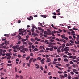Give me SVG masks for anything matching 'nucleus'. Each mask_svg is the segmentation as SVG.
<instances>
[{
	"label": "nucleus",
	"mask_w": 79,
	"mask_h": 79,
	"mask_svg": "<svg viewBox=\"0 0 79 79\" xmlns=\"http://www.w3.org/2000/svg\"><path fill=\"white\" fill-rule=\"evenodd\" d=\"M35 66H36V67H35V68H37V69H38L39 68V65L37 64H36L35 65Z\"/></svg>",
	"instance_id": "obj_1"
},
{
	"label": "nucleus",
	"mask_w": 79,
	"mask_h": 79,
	"mask_svg": "<svg viewBox=\"0 0 79 79\" xmlns=\"http://www.w3.org/2000/svg\"><path fill=\"white\" fill-rule=\"evenodd\" d=\"M7 43V41H5V43H3L0 44V46H3V45H4L5 44H6Z\"/></svg>",
	"instance_id": "obj_2"
},
{
	"label": "nucleus",
	"mask_w": 79,
	"mask_h": 79,
	"mask_svg": "<svg viewBox=\"0 0 79 79\" xmlns=\"http://www.w3.org/2000/svg\"><path fill=\"white\" fill-rule=\"evenodd\" d=\"M47 31H48V33L50 35H52V33H51V31H50V29H48Z\"/></svg>",
	"instance_id": "obj_3"
},
{
	"label": "nucleus",
	"mask_w": 79,
	"mask_h": 79,
	"mask_svg": "<svg viewBox=\"0 0 79 79\" xmlns=\"http://www.w3.org/2000/svg\"><path fill=\"white\" fill-rule=\"evenodd\" d=\"M33 60V58H31L29 60V63H32V61Z\"/></svg>",
	"instance_id": "obj_4"
},
{
	"label": "nucleus",
	"mask_w": 79,
	"mask_h": 79,
	"mask_svg": "<svg viewBox=\"0 0 79 79\" xmlns=\"http://www.w3.org/2000/svg\"><path fill=\"white\" fill-rule=\"evenodd\" d=\"M66 35L65 34H63V35H61V37L62 38V39H64L65 37V36Z\"/></svg>",
	"instance_id": "obj_5"
},
{
	"label": "nucleus",
	"mask_w": 79,
	"mask_h": 79,
	"mask_svg": "<svg viewBox=\"0 0 79 79\" xmlns=\"http://www.w3.org/2000/svg\"><path fill=\"white\" fill-rule=\"evenodd\" d=\"M37 35V34H35V33H33L32 34V35H34V37H36Z\"/></svg>",
	"instance_id": "obj_6"
},
{
	"label": "nucleus",
	"mask_w": 79,
	"mask_h": 79,
	"mask_svg": "<svg viewBox=\"0 0 79 79\" xmlns=\"http://www.w3.org/2000/svg\"><path fill=\"white\" fill-rule=\"evenodd\" d=\"M41 17H43V18H46L47 17V15H41Z\"/></svg>",
	"instance_id": "obj_7"
},
{
	"label": "nucleus",
	"mask_w": 79,
	"mask_h": 79,
	"mask_svg": "<svg viewBox=\"0 0 79 79\" xmlns=\"http://www.w3.org/2000/svg\"><path fill=\"white\" fill-rule=\"evenodd\" d=\"M64 61L65 62H68V59L67 58H65L64 59Z\"/></svg>",
	"instance_id": "obj_8"
},
{
	"label": "nucleus",
	"mask_w": 79,
	"mask_h": 79,
	"mask_svg": "<svg viewBox=\"0 0 79 79\" xmlns=\"http://www.w3.org/2000/svg\"><path fill=\"white\" fill-rule=\"evenodd\" d=\"M37 61V59L36 58L33 59V62H35V61Z\"/></svg>",
	"instance_id": "obj_9"
},
{
	"label": "nucleus",
	"mask_w": 79,
	"mask_h": 79,
	"mask_svg": "<svg viewBox=\"0 0 79 79\" xmlns=\"http://www.w3.org/2000/svg\"><path fill=\"white\" fill-rule=\"evenodd\" d=\"M60 11V9H58L56 10V13H60V11Z\"/></svg>",
	"instance_id": "obj_10"
},
{
	"label": "nucleus",
	"mask_w": 79,
	"mask_h": 79,
	"mask_svg": "<svg viewBox=\"0 0 79 79\" xmlns=\"http://www.w3.org/2000/svg\"><path fill=\"white\" fill-rule=\"evenodd\" d=\"M30 56H27L26 58V60L27 61H28L29 60V59H30Z\"/></svg>",
	"instance_id": "obj_11"
},
{
	"label": "nucleus",
	"mask_w": 79,
	"mask_h": 79,
	"mask_svg": "<svg viewBox=\"0 0 79 79\" xmlns=\"http://www.w3.org/2000/svg\"><path fill=\"white\" fill-rule=\"evenodd\" d=\"M57 51L58 53H60L61 52V50H60V48H59L57 49Z\"/></svg>",
	"instance_id": "obj_12"
},
{
	"label": "nucleus",
	"mask_w": 79,
	"mask_h": 79,
	"mask_svg": "<svg viewBox=\"0 0 79 79\" xmlns=\"http://www.w3.org/2000/svg\"><path fill=\"white\" fill-rule=\"evenodd\" d=\"M2 52H3L2 49H0V56L2 55Z\"/></svg>",
	"instance_id": "obj_13"
},
{
	"label": "nucleus",
	"mask_w": 79,
	"mask_h": 79,
	"mask_svg": "<svg viewBox=\"0 0 79 79\" xmlns=\"http://www.w3.org/2000/svg\"><path fill=\"white\" fill-rule=\"evenodd\" d=\"M43 48H44V46H41L39 47V48L40 49H42Z\"/></svg>",
	"instance_id": "obj_14"
},
{
	"label": "nucleus",
	"mask_w": 79,
	"mask_h": 79,
	"mask_svg": "<svg viewBox=\"0 0 79 79\" xmlns=\"http://www.w3.org/2000/svg\"><path fill=\"white\" fill-rule=\"evenodd\" d=\"M64 51L67 52V51H68L69 50V49L66 48H64Z\"/></svg>",
	"instance_id": "obj_15"
},
{
	"label": "nucleus",
	"mask_w": 79,
	"mask_h": 79,
	"mask_svg": "<svg viewBox=\"0 0 79 79\" xmlns=\"http://www.w3.org/2000/svg\"><path fill=\"white\" fill-rule=\"evenodd\" d=\"M52 48H53L55 50H57V47H56V46H54L52 47Z\"/></svg>",
	"instance_id": "obj_16"
},
{
	"label": "nucleus",
	"mask_w": 79,
	"mask_h": 79,
	"mask_svg": "<svg viewBox=\"0 0 79 79\" xmlns=\"http://www.w3.org/2000/svg\"><path fill=\"white\" fill-rule=\"evenodd\" d=\"M11 52L10 53H7L6 54V56H10V55H11Z\"/></svg>",
	"instance_id": "obj_17"
},
{
	"label": "nucleus",
	"mask_w": 79,
	"mask_h": 79,
	"mask_svg": "<svg viewBox=\"0 0 79 79\" xmlns=\"http://www.w3.org/2000/svg\"><path fill=\"white\" fill-rule=\"evenodd\" d=\"M19 32H23V29H19Z\"/></svg>",
	"instance_id": "obj_18"
},
{
	"label": "nucleus",
	"mask_w": 79,
	"mask_h": 79,
	"mask_svg": "<svg viewBox=\"0 0 79 79\" xmlns=\"http://www.w3.org/2000/svg\"><path fill=\"white\" fill-rule=\"evenodd\" d=\"M65 66L66 67H69V66H70V64H67L65 65Z\"/></svg>",
	"instance_id": "obj_19"
},
{
	"label": "nucleus",
	"mask_w": 79,
	"mask_h": 79,
	"mask_svg": "<svg viewBox=\"0 0 79 79\" xmlns=\"http://www.w3.org/2000/svg\"><path fill=\"white\" fill-rule=\"evenodd\" d=\"M23 50H24L25 51H26V52H27V51H28V49L24 48L23 49Z\"/></svg>",
	"instance_id": "obj_20"
},
{
	"label": "nucleus",
	"mask_w": 79,
	"mask_h": 79,
	"mask_svg": "<svg viewBox=\"0 0 79 79\" xmlns=\"http://www.w3.org/2000/svg\"><path fill=\"white\" fill-rule=\"evenodd\" d=\"M68 79H71V76H70V75H69L68 76Z\"/></svg>",
	"instance_id": "obj_21"
},
{
	"label": "nucleus",
	"mask_w": 79,
	"mask_h": 79,
	"mask_svg": "<svg viewBox=\"0 0 79 79\" xmlns=\"http://www.w3.org/2000/svg\"><path fill=\"white\" fill-rule=\"evenodd\" d=\"M45 60V59L44 58H43V59H42L41 60H40V62H42L44 61Z\"/></svg>",
	"instance_id": "obj_22"
},
{
	"label": "nucleus",
	"mask_w": 79,
	"mask_h": 79,
	"mask_svg": "<svg viewBox=\"0 0 79 79\" xmlns=\"http://www.w3.org/2000/svg\"><path fill=\"white\" fill-rule=\"evenodd\" d=\"M11 56H9L7 58V60H10V59H11Z\"/></svg>",
	"instance_id": "obj_23"
},
{
	"label": "nucleus",
	"mask_w": 79,
	"mask_h": 79,
	"mask_svg": "<svg viewBox=\"0 0 79 79\" xmlns=\"http://www.w3.org/2000/svg\"><path fill=\"white\" fill-rule=\"evenodd\" d=\"M37 59L38 60H41L42 58H41V57H38V58H37Z\"/></svg>",
	"instance_id": "obj_24"
},
{
	"label": "nucleus",
	"mask_w": 79,
	"mask_h": 79,
	"mask_svg": "<svg viewBox=\"0 0 79 79\" xmlns=\"http://www.w3.org/2000/svg\"><path fill=\"white\" fill-rule=\"evenodd\" d=\"M69 64H74V62L72 61H70L69 62Z\"/></svg>",
	"instance_id": "obj_25"
},
{
	"label": "nucleus",
	"mask_w": 79,
	"mask_h": 79,
	"mask_svg": "<svg viewBox=\"0 0 79 79\" xmlns=\"http://www.w3.org/2000/svg\"><path fill=\"white\" fill-rule=\"evenodd\" d=\"M21 43V41H19L18 42L16 43V44H17V45H18V44H20Z\"/></svg>",
	"instance_id": "obj_26"
},
{
	"label": "nucleus",
	"mask_w": 79,
	"mask_h": 79,
	"mask_svg": "<svg viewBox=\"0 0 79 79\" xmlns=\"http://www.w3.org/2000/svg\"><path fill=\"white\" fill-rule=\"evenodd\" d=\"M33 44L32 43H31V42H29L28 43V44L30 46L32 45Z\"/></svg>",
	"instance_id": "obj_27"
},
{
	"label": "nucleus",
	"mask_w": 79,
	"mask_h": 79,
	"mask_svg": "<svg viewBox=\"0 0 79 79\" xmlns=\"http://www.w3.org/2000/svg\"><path fill=\"white\" fill-rule=\"evenodd\" d=\"M33 52H35V51H38V49L37 48H35L34 50H33Z\"/></svg>",
	"instance_id": "obj_28"
},
{
	"label": "nucleus",
	"mask_w": 79,
	"mask_h": 79,
	"mask_svg": "<svg viewBox=\"0 0 79 79\" xmlns=\"http://www.w3.org/2000/svg\"><path fill=\"white\" fill-rule=\"evenodd\" d=\"M75 43L76 44H77V45H78V44H79V41L78 42L75 41Z\"/></svg>",
	"instance_id": "obj_29"
},
{
	"label": "nucleus",
	"mask_w": 79,
	"mask_h": 79,
	"mask_svg": "<svg viewBox=\"0 0 79 79\" xmlns=\"http://www.w3.org/2000/svg\"><path fill=\"white\" fill-rule=\"evenodd\" d=\"M31 41H32V42H35V40H34V39L31 38Z\"/></svg>",
	"instance_id": "obj_30"
},
{
	"label": "nucleus",
	"mask_w": 79,
	"mask_h": 79,
	"mask_svg": "<svg viewBox=\"0 0 79 79\" xmlns=\"http://www.w3.org/2000/svg\"><path fill=\"white\" fill-rule=\"evenodd\" d=\"M31 31L33 32H34V28H32L31 30Z\"/></svg>",
	"instance_id": "obj_31"
},
{
	"label": "nucleus",
	"mask_w": 79,
	"mask_h": 79,
	"mask_svg": "<svg viewBox=\"0 0 79 79\" xmlns=\"http://www.w3.org/2000/svg\"><path fill=\"white\" fill-rule=\"evenodd\" d=\"M12 64H8L7 65V66H12Z\"/></svg>",
	"instance_id": "obj_32"
},
{
	"label": "nucleus",
	"mask_w": 79,
	"mask_h": 79,
	"mask_svg": "<svg viewBox=\"0 0 79 79\" xmlns=\"http://www.w3.org/2000/svg\"><path fill=\"white\" fill-rule=\"evenodd\" d=\"M49 50H50V51H52L53 50V49L52 48H50Z\"/></svg>",
	"instance_id": "obj_33"
},
{
	"label": "nucleus",
	"mask_w": 79,
	"mask_h": 79,
	"mask_svg": "<svg viewBox=\"0 0 79 79\" xmlns=\"http://www.w3.org/2000/svg\"><path fill=\"white\" fill-rule=\"evenodd\" d=\"M38 29H39V30L40 31H41V30L42 29V27H38Z\"/></svg>",
	"instance_id": "obj_34"
},
{
	"label": "nucleus",
	"mask_w": 79,
	"mask_h": 79,
	"mask_svg": "<svg viewBox=\"0 0 79 79\" xmlns=\"http://www.w3.org/2000/svg\"><path fill=\"white\" fill-rule=\"evenodd\" d=\"M32 27L33 28H35V29H37V27H36L35 26H32Z\"/></svg>",
	"instance_id": "obj_35"
},
{
	"label": "nucleus",
	"mask_w": 79,
	"mask_h": 79,
	"mask_svg": "<svg viewBox=\"0 0 79 79\" xmlns=\"http://www.w3.org/2000/svg\"><path fill=\"white\" fill-rule=\"evenodd\" d=\"M58 73H59V74H62V73H63V72H61L60 71H58Z\"/></svg>",
	"instance_id": "obj_36"
},
{
	"label": "nucleus",
	"mask_w": 79,
	"mask_h": 79,
	"mask_svg": "<svg viewBox=\"0 0 79 79\" xmlns=\"http://www.w3.org/2000/svg\"><path fill=\"white\" fill-rule=\"evenodd\" d=\"M44 34H46V35H47L48 34V32H47L46 31H45L44 32Z\"/></svg>",
	"instance_id": "obj_37"
},
{
	"label": "nucleus",
	"mask_w": 79,
	"mask_h": 79,
	"mask_svg": "<svg viewBox=\"0 0 79 79\" xmlns=\"http://www.w3.org/2000/svg\"><path fill=\"white\" fill-rule=\"evenodd\" d=\"M64 58H68V56L66 55H64L63 56Z\"/></svg>",
	"instance_id": "obj_38"
},
{
	"label": "nucleus",
	"mask_w": 79,
	"mask_h": 79,
	"mask_svg": "<svg viewBox=\"0 0 79 79\" xmlns=\"http://www.w3.org/2000/svg\"><path fill=\"white\" fill-rule=\"evenodd\" d=\"M70 42H71V43H72L73 44H74V42L71 40H70Z\"/></svg>",
	"instance_id": "obj_39"
},
{
	"label": "nucleus",
	"mask_w": 79,
	"mask_h": 79,
	"mask_svg": "<svg viewBox=\"0 0 79 79\" xmlns=\"http://www.w3.org/2000/svg\"><path fill=\"white\" fill-rule=\"evenodd\" d=\"M17 50H18V51L19 50H20L21 49V48H20V47L18 48H17Z\"/></svg>",
	"instance_id": "obj_40"
},
{
	"label": "nucleus",
	"mask_w": 79,
	"mask_h": 79,
	"mask_svg": "<svg viewBox=\"0 0 79 79\" xmlns=\"http://www.w3.org/2000/svg\"><path fill=\"white\" fill-rule=\"evenodd\" d=\"M30 18L31 19H31L32 20V19H33V17H32V16H30Z\"/></svg>",
	"instance_id": "obj_41"
},
{
	"label": "nucleus",
	"mask_w": 79,
	"mask_h": 79,
	"mask_svg": "<svg viewBox=\"0 0 79 79\" xmlns=\"http://www.w3.org/2000/svg\"><path fill=\"white\" fill-rule=\"evenodd\" d=\"M76 40L77 41H79V38L77 37Z\"/></svg>",
	"instance_id": "obj_42"
},
{
	"label": "nucleus",
	"mask_w": 79,
	"mask_h": 79,
	"mask_svg": "<svg viewBox=\"0 0 79 79\" xmlns=\"http://www.w3.org/2000/svg\"><path fill=\"white\" fill-rule=\"evenodd\" d=\"M6 40V38H2V41H5V40Z\"/></svg>",
	"instance_id": "obj_43"
},
{
	"label": "nucleus",
	"mask_w": 79,
	"mask_h": 79,
	"mask_svg": "<svg viewBox=\"0 0 79 79\" xmlns=\"http://www.w3.org/2000/svg\"><path fill=\"white\" fill-rule=\"evenodd\" d=\"M64 40V39H61V40H60L59 42H62V41H63Z\"/></svg>",
	"instance_id": "obj_44"
},
{
	"label": "nucleus",
	"mask_w": 79,
	"mask_h": 79,
	"mask_svg": "<svg viewBox=\"0 0 79 79\" xmlns=\"http://www.w3.org/2000/svg\"><path fill=\"white\" fill-rule=\"evenodd\" d=\"M21 48H24V45H23V46H21Z\"/></svg>",
	"instance_id": "obj_45"
},
{
	"label": "nucleus",
	"mask_w": 79,
	"mask_h": 79,
	"mask_svg": "<svg viewBox=\"0 0 79 79\" xmlns=\"http://www.w3.org/2000/svg\"><path fill=\"white\" fill-rule=\"evenodd\" d=\"M26 40H28V38H29V36H26Z\"/></svg>",
	"instance_id": "obj_46"
},
{
	"label": "nucleus",
	"mask_w": 79,
	"mask_h": 79,
	"mask_svg": "<svg viewBox=\"0 0 79 79\" xmlns=\"http://www.w3.org/2000/svg\"><path fill=\"white\" fill-rule=\"evenodd\" d=\"M16 79H18V78H19V76L17 75H16Z\"/></svg>",
	"instance_id": "obj_47"
},
{
	"label": "nucleus",
	"mask_w": 79,
	"mask_h": 79,
	"mask_svg": "<svg viewBox=\"0 0 79 79\" xmlns=\"http://www.w3.org/2000/svg\"><path fill=\"white\" fill-rule=\"evenodd\" d=\"M15 48H18V47H19V46L18 45H17L16 46H15Z\"/></svg>",
	"instance_id": "obj_48"
},
{
	"label": "nucleus",
	"mask_w": 79,
	"mask_h": 79,
	"mask_svg": "<svg viewBox=\"0 0 79 79\" xmlns=\"http://www.w3.org/2000/svg\"><path fill=\"white\" fill-rule=\"evenodd\" d=\"M20 52H23V53H25V51H24L23 50H21Z\"/></svg>",
	"instance_id": "obj_49"
},
{
	"label": "nucleus",
	"mask_w": 79,
	"mask_h": 79,
	"mask_svg": "<svg viewBox=\"0 0 79 79\" xmlns=\"http://www.w3.org/2000/svg\"><path fill=\"white\" fill-rule=\"evenodd\" d=\"M5 44L6 46H7L8 44H9V42L8 41Z\"/></svg>",
	"instance_id": "obj_50"
},
{
	"label": "nucleus",
	"mask_w": 79,
	"mask_h": 79,
	"mask_svg": "<svg viewBox=\"0 0 79 79\" xmlns=\"http://www.w3.org/2000/svg\"><path fill=\"white\" fill-rule=\"evenodd\" d=\"M17 56L19 58H21V55L19 54Z\"/></svg>",
	"instance_id": "obj_51"
},
{
	"label": "nucleus",
	"mask_w": 79,
	"mask_h": 79,
	"mask_svg": "<svg viewBox=\"0 0 79 79\" xmlns=\"http://www.w3.org/2000/svg\"><path fill=\"white\" fill-rule=\"evenodd\" d=\"M2 48H6V46H3L2 47Z\"/></svg>",
	"instance_id": "obj_52"
},
{
	"label": "nucleus",
	"mask_w": 79,
	"mask_h": 79,
	"mask_svg": "<svg viewBox=\"0 0 79 79\" xmlns=\"http://www.w3.org/2000/svg\"><path fill=\"white\" fill-rule=\"evenodd\" d=\"M64 39L65 40H68V38L67 37H65L64 38Z\"/></svg>",
	"instance_id": "obj_53"
},
{
	"label": "nucleus",
	"mask_w": 79,
	"mask_h": 79,
	"mask_svg": "<svg viewBox=\"0 0 79 79\" xmlns=\"http://www.w3.org/2000/svg\"><path fill=\"white\" fill-rule=\"evenodd\" d=\"M19 77L21 79H22L23 78V77L21 75H20Z\"/></svg>",
	"instance_id": "obj_54"
},
{
	"label": "nucleus",
	"mask_w": 79,
	"mask_h": 79,
	"mask_svg": "<svg viewBox=\"0 0 79 79\" xmlns=\"http://www.w3.org/2000/svg\"><path fill=\"white\" fill-rule=\"evenodd\" d=\"M76 69H73V72H74V73H75L76 72Z\"/></svg>",
	"instance_id": "obj_55"
},
{
	"label": "nucleus",
	"mask_w": 79,
	"mask_h": 79,
	"mask_svg": "<svg viewBox=\"0 0 79 79\" xmlns=\"http://www.w3.org/2000/svg\"><path fill=\"white\" fill-rule=\"evenodd\" d=\"M59 69L60 70V71H63V69H61V68L60 67L59 68Z\"/></svg>",
	"instance_id": "obj_56"
},
{
	"label": "nucleus",
	"mask_w": 79,
	"mask_h": 79,
	"mask_svg": "<svg viewBox=\"0 0 79 79\" xmlns=\"http://www.w3.org/2000/svg\"><path fill=\"white\" fill-rule=\"evenodd\" d=\"M26 39H24L22 40V42H24V41H26Z\"/></svg>",
	"instance_id": "obj_57"
},
{
	"label": "nucleus",
	"mask_w": 79,
	"mask_h": 79,
	"mask_svg": "<svg viewBox=\"0 0 79 79\" xmlns=\"http://www.w3.org/2000/svg\"><path fill=\"white\" fill-rule=\"evenodd\" d=\"M61 58H59L58 59V61L60 62L61 61Z\"/></svg>",
	"instance_id": "obj_58"
},
{
	"label": "nucleus",
	"mask_w": 79,
	"mask_h": 79,
	"mask_svg": "<svg viewBox=\"0 0 79 79\" xmlns=\"http://www.w3.org/2000/svg\"><path fill=\"white\" fill-rule=\"evenodd\" d=\"M13 51L15 53H16L17 52V51L16 49L13 50Z\"/></svg>",
	"instance_id": "obj_59"
},
{
	"label": "nucleus",
	"mask_w": 79,
	"mask_h": 79,
	"mask_svg": "<svg viewBox=\"0 0 79 79\" xmlns=\"http://www.w3.org/2000/svg\"><path fill=\"white\" fill-rule=\"evenodd\" d=\"M62 46L63 48H64V47H65V44H62Z\"/></svg>",
	"instance_id": "obj_60"
},
{
	"label": "nucleus",
	"mask_w": 79,
	"mask_h": 79,
	"mask_svg": "<svg viewBox=\"0 0 79 79\" xmlns=\"http://www.w3.org/2000/svg\"><path fill=\"white\" fill-rule=\"evenodd\" d=\"M70 73L71 74H72V75H74V73L73 72H70Z\"/></svg>",
	"instance_id": "obj_61"
},
{
	"label": "nucleus",
	"mask_w": 79,
	"mask_h": 79,
	"mask_svg": "<svg viewBox=\"0 0 79 79\" xmlns=\"http://www.w3.org/2000/svg\"><path fill=\"white\" fill-rule=\"evenodd\" d=\"M40 69L41 70H43V67H42V66H40Z\"/></svg>",
	"instance_id": "obj_62"
},
{
	"label": "nucleus",
	"mask_w": 79,
	"mask_h": 79,
	"mask_svg": "<svg viewBox=\"0 0 79 79\" xmlns=\"http://www.w3.org/2000/svg\"><path fill=\"white\" fill-rule=\"evenodd\" d=\"M30 56H33V53H30Z\"/></svg>",
	"instance_id": "obj_63"
},
{
	"label": "nucleus",
	"mask_w": 79,
	"mask_h": 79,
	"mask_svg": "<svg viewBox=\"0 0 79 79\" xmlns=\"http://www.w3.org/2000/svg\"><path fill=\"white\" fill-rule=\"evenodd\" d=\"M66 46H69V44L68 43H66Z\"/></svg>",
	"instance_id": "obj_64"
}]
</instances>
